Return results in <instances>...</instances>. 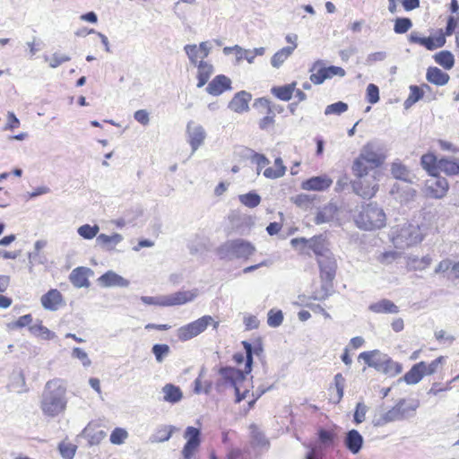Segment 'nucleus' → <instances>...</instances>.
I'll use <instances>...</instances> for the list:
<instances>
[{
  "mask_svg": "<svg viewBox=\"0 0 459 459\" xmlns=\"http://www.w3.org/2000/svg\"><path fill=\"white\" fill-rule=\"evenodd\" d=\"M385 160V147L380 142L371 141L361 148L351 168L357 178L352 183V187L358 195L364 199H370L376 195L378 189L376 177L371 176L369 179L366 178L369 175V171L380 167Z\"/></svg>",
  "mask_w": 459,
  "mask_h": 459,
  "instance_id": "f257e3e1",
  "label": "nucleus"
},
{
  "mask_svg": "<svg viewBox=\"0 0 459 459\" xmlns=\"http://www.w3.org/2000/svg\"><path fill=\"white\" fill-rule=\"evenodd\" d=\"M67 406L66 387L60 379H52L46 383L40 396L42 413L55 418L65 412Z\"/></svg>",
  "mask_w": 459,
  "mask_h": 459,
  "instance_id": "f03ea898",
  "label": "nucleus"
},
{
  "mask_svg": "<svg viewBox=\"0 0 459 459\" xmlns=\"http://www.w3.org/2000/svg\"><path fill=\"white\" fill-rule=\"evenodd\" d=\"M356 225L364 230H373L385 226L386 215L375 203L362 205L354 217Z\"/></svg>",
  "mask_w": 459,
  "mask_h": 459,
  "instance_id": "7ed1b4c3",
  "label": "nucleus"
},
{
  "mask_svg": "<svg viewBox=\"0 0 459 459\" xmlns=\"http://www.w3.org/2000/svg\"><path fill=\"white\" fill-rule=\"evenodd\" d=\"M359 359H363L368 367L391 377L400 374L403 370L400 363L394 361L387 354L378 350L361 352Z\"/></svg>",
  "mask_w": 459,
  "mask_h": 459,
  "instance_id": "20e7f679",
  "label": "nucleus"
},
{
  "mask_svg": "<svg viewBox=\"0 0 459 459\" xmlns=\"http://www.w3.org/2000/svg\"><path fill=\"white\" fill-rule=\"evenodd\" d=\"M391 239L396 248L404 249L421 242L423 235L418 225L404 223L392 229Z\"/></svg>",
  "mask_w": 459,
  "mask_h": 459,
  "instance_id": "39448f33",
  "label": "nucleus"
},
{
  "mask_svg": "<svg viewBox=\"0 0 459 459\" xmlns=\"http://www.w3.org/2000/svg\"><path fill=\"white\" fill-rule=\"evenodd\" d=\"M255 251V247L250 242L238 238L228 240L222 244L218 249V254L222 259H247Z\"/></svg>",
  "mask_w": 459,
  "mask_h": 459,
  "instance_id": "423d86ee",
  "label": "nucleus"
},
{
  "mask_svg": "<svg viewBox=\"0 0 459 459\" xmlns=\"http://www.w3.org/2000/svg\"><path fill=\"white\" fill-rule=\"evenodd\" d=\"M212 322H213V318L211 316H204L179 327L177 331V336L180 341H188L204 332Z\"/></svg>",
  "mask_w": 459,
  "mask_h": 459,
  "instance_id": "0eeeda50",
  "label": "nucleus"
},
{
  "mask_svg": "<svg viewBox=\"0 0 459 459\" xmlns=\"http://www.w3.org/2000/svg\"><path fill=\"white\" fill-rule=\"evenodd\" d=\"M219 374L221 376V378L216 382V386L219 389L221 385H230L231 386H236L239 382L245 380L246 372L236 369L232 367H221L219 369Z\"/></svg>",
  "mask_w": 459,
  "mask_h": 459,
  "instance_id": "6e6552de",
  "label": "nucleus"
},
{
  "mask_svg": "<svg viewBox=\"0 0 459 459\" xmlns=\"http://www.w3.org/2000/svg\"><path fill=\"white\" fill-rule=\"evenodd\" d=\"M186 134L192 152L194 153L204 143L206 133L202 126L190 121L186 126Z\"/></svg>",
  "mask_w": 459,
  "mask_h": 459,
  "instance_id": "1a4fd4ad",
  "label": "nucleus"
},
{
  "mask_svg": "<svg viewBox=\"0 0 459 459\" xmlns=\"http://www.w3.org/2000/svg\"><path fill=\"white\" fill-rule=\"evenodd\" d=\"M199 295L198 289H193L191 290L178 291L169 295L165 296L166 307L183 305L187 302H191L195 299Z\"/></svg>",
  "mask_w": 459,
  "mask_h": 459,
  "instance_id": "9d476101",
  "label": "nucleus"
},
{
  "mask_svg": "<svg viewBox=\"0 0 459 459\" xmlns=\"http://www.w3.org/2000/svg\"><path fill=\"white\" fill-rule=\"evenodd\" d=\"M317 263L320 267L321 279L325 281L331 282L336 273V261L332 254L317 258Z\"/></svg>",
  "mask_w": 459,
  "mask_h": 459,
  "instance_id": "9b49d317",
  "label": "nucleus"
},
{
  "mask_svg": "<svg viewBox=\"0 0 459 459\" xmlns=\"http://www.w3.org/2000/svg\"><path fill=\"white\" fill-rule=\"evenodd\" d=\"M431 178L427 180L426 187L428 193L435 198L443 197L448 190V183L445 178L437 177V174L430 176Z\"/></svg>",
  "mask_w": 459,
  "mask_h": 459,
  "instance_id": "f8f14e48",
  "label": "nucleus"
},
{
  "mask_svg": "<svg viewBox=\"0 0 459 459\" xmlns=\"http://www.w3.org/2000/svg\"><path fill=\"white\" fill-rule=\"evenodd\" d=\"M98 281L100 286L105 288L110 287H128L130 282L128 280L125 279L121 275L117 274L114 271H108L100 277H99Z\"/></svg>",
  "mask_w": 459,
  "mask_h": 459,
  "instance_id": "ddd939ff",
  "label": "nucleus"
},
{
  "mask_svg": "<svg viewBox=\"0 0 459 459\" xmlns=\"http://www.w3.org/2000/svg\"><path fill=\"white\" fill-rule=\"evenodd\" d=\"M333 180L326 175L312 177L301 184V188L308 191H324L331 186Z\"/></svg>",
  "mask_w": 459,
  "mask_h": 459,
  "instance_id": "4468645a",
  "label": "nucleus"
},
{
  "mask_svg": "<svg viewBox=\"0 0 459 459\" xmlns=\"http://www.w3.org/2000/svg\"><path fill=\"white\" fill-rule=\"evenodd\" d=\"M231 81L229 77L220 74L215 76L206 87V91L212 96H219L225 91L230 90Z\"/></svg>",
  "mask_w": 459,
  "mask_h": 459,
  "instance_id": "2eb2a0df",
  "label": "nucleus"
},
{
  "mask_svg": "<svg viewBox=\"0 0 459 459\" xmlns=\"http://www.w3.org/2000/svg\"><path fill=\"white\" fill-rule=\"evenodd\" d=\"M90 273H92V271L90 268L82 266L77 267L71 272L69 280L76 288H87L90 286V281L88 280V275Z\"/></svg>",
  "mask_w": 459,
  "mask_h": 459,
  "instance_id": "dca6fc26",
  "label": "nucleus"
},
{
  "mask_svg": "<svg viewBox=\"0 0 459 459\" xmlns=\"http://www.w3.org/2000/svg\"><path fill=\"white\" fill-rule=\"evenodd\" d=\"M40 301L45 309L56 311L63 302V297L57 290L52 289L41 297Z\"/></svg>",
  "mask_w": 459,
  "mask_h": 459,
  "instance_id": "f3484780",
  "label": "nucleus"
},
{
  "mask_svg": "<svg viewBox=\"0 0 459 459\" xmlns=\"http://www.w3.org/2000/svg\"><path fill=\"white\" fill-rule=\"evenodd\" d=\"M363 437L356 429L349 430L344 437L346 448L353 455L358 454L363 446Z\"/></svg>",
  "mask_w": 459,
  "mask_h": 459,
  "instance_id": "a211bd4d",
  "label": "nucleus"
},
{
  "mask_svg": "<svg viewBox=\"0 0 459 459\" xmlns=\"http://www.w3.org/2000/svg\"><path fill=\"white\" fill-rule=\"evenodd\" d=\"M251 100V94L242 91L238 92L229 103V108L238 113H242L248 109V103Z\"/></svg>",
  "mask_w": 459,
  "mask_h": 459,
  "instance_id": "6ab92c4d",
  "label": "nucleus"
},
{
  "mask_svg": "<svg viewBox=\"0 0 459 459\" xmlns=\"http://www.w3.org/2000/svg\"><path fill=\"white\" fill-rule=\"evenodd\" d=\"M309 73L311 74L309 80L316 85H320L327 80L325 66L323 60L319 59L314 62L309 69Z\"/></svg>",
  "mask_w": 459,
  "mask_h": 459,
  "instance_id": "aec40b11",
  "label": "nucleus"
},
{
  "mask_svg": "<svg viewBox=\"0 0 459 459\" xmlns=\"http://www.w3.org/2000/svg\"><path fill=\"white\" fill-rule=\"evenodd\" d=\"M424 361H420L411 367V368L399 381H404L408 385L418 384L424 377Z\"/></svg>",
  "mask_w": 459,
  "mask_h": 459,
  "instance_id": "412c9836",
  "label": "nucleus"
},
{
  "mask_svg": "<svg viewBox=\"0 0 459 459\" xmlns=\"http://www.w3.org/2000/svg\"><path fill=\"white\" fill-rule=\"evenodd\" d=\"M337 211L338 208L334 204H327L317 212L315 217V223L320 225L332 221L334 219Z\"/></svg>",
  "mask_w": 459,
  "mask_h": 459,
  "instance_id": "4be33fe9",
  "label": "nucleus"
},
{
  "mask_svg": "<svg viewBox=\"0 0 459 459\" xmlns=\"http://www.w3.org/2000/svg\"><path fill=\"white\" fill-rule=\"evenodd\" d=\"M403 420V412L400 411L397 403L386 412L380 415L379 418L374 420L375 426H384L387 423Z\"/></svg>",
  "mask_w": 459,
  "mask_h": 459,
  "instance_id": "5701e85b",
  "label": "nucleus"
},
{
  "mask_svg": "<svg viewBox=\"0 0 459 459\" xmlns=\"http://www.w3.org/2000/svg\"><path fill=\"white\" fill-rule=\"evenodd\" d=\"M308 247L319 258L330 254L325 238L323 235L315 236L308 239Z\"/></svg>",
  "mask_w": 459,
  "mask_h": 459,
  "instance_id": "b1692460",
  "label": "nucleus"
},
{
  "mask_svg": "<svg viewBox=\"0 0 459 459\" xmlns=\"http://www.w3.org/2000/svg\"><path fill=\"white\" fill-rule=\"evenodd\" d=\"M161 393L163 394V401L172 404L179 403L183 398L181 389L173 384H166L162 387Z\"/></svg>",
  "mask_w": 459,
  "mask_h": 459,
  "instance_id": "393cba45",
  "label": "nucleus"
},
{
  "mask_svg": "<svg viewBox=\"0 0 459 459\" xmlns=\"http://www.w3.org/2000/svg\"><path fill=\"white\" fill-rule=\"evenodd\" d=\"M242 345L246 351L245 372L246 374H249L252 370L253 354L260 356L263 353V347L261 343H258L257 345L253 347L252 344L247 341H243Z\"/></svg>",
  "mask_w": 459,
  "mask_h": 459,
  "instance_id": "a878e982",
  "label": "nucleus"
},
{
  "mask_svg": "<svg viewBox=\"0 0 459 459\" xmlns=\"http://www.w3.org/2000/svg\"><path fill=\"white\" fill-rule=\"evenodd\" d=\"M426 78L430 83L443 86L449 82L450 76L437 67H429L427 70Z\"/></svg>",
  "mask_w": 459,
  "mask_h": 459,
  "instance_id": "bb28decb",
  "label": "nucleus"
},
{
  "mask_svg": "<svg viewBox=\"0 0 459 459\" xmlns=\"http://www.w3.org/2000/svg\"><path fill=\"white\" fill-rule=\"evenodd\" d=\"M123 240V236L119 233H114L111 236L100 234L97 236L96 242L101 247L107 250H114L115 247Z\"/></svg>",
  "mask_w": 459,
  "mask_h": 459,
  "instance_id": "cd10ccee",
  "label": "nucleus"
},
{
  "mask_svg": "<svg viewBox=\"0 0 459 459\" xmlns=\"http://www.w3.org/2000/svg\"><path fill=\"white\" fill-rule=\"evenodd\" d=\"M197 66V87L202 88L206 84L208 80L210 79L211 75L213 74V66L212 64L205 62V61H200L198 63Z\"/></svg>",
  "mask_w": 459,
  "mask_h": 459,
  "instance_id": "c85d7f7f",
  "label": "nucleus"
},
{
  "mask_svg": "<svg viewBox=\"0 0 459 459\" xmlns=\"http://www.w3.org/2000/svg\"><path fill=\"white\" fill-rule=\"evenodd\" d=\"M369 310L374 313H386V314H397L399 312L398 307L389 299H381L378 302L372 303L369 306Z\"/></svg>",
  "mask_w": 459,
  "mask_h": 459,
  "instance_id": "c756f323",
  "label": "nucleus"
},
{
  "mask_svg": "<svg viewBox=\"0 0 459 459\" xmlns=\"http://www.w3.org/2000/svg\"><path fill=\"white\" fill-rule=\"evenodd\" d=\"M438 171H442L448 176L459 174V160L442 158L437 162Z\"/></svg>",
  "mask_w": 459,
  "mask_h": 459,
  "instance_id": "7c9ffc66",
  "label": "nucleus"
},
{
  "mask_svg": "<svg viewBox=\"0 0 459 459\" xmlns=\"http://www.w3.org/2000/svg\"><path fill=\"white\" fill-rule=\"evenodd\" d=\"M296 82H291L283 86L273 87L271 92L283 101H289L295 91Z\"/></svg>",
  "mask_w": 459,
  "mask_h": 459,
  "instance_id": "2f4dec72",
  "label": "nucleus"
},
{
  "mask_svg": "<svg viewBox=\"0 0 459 459\" xmlns=\"http://www.w3.org/2000/svg\"><path fill=\"white\" fill-rule=\"evenodd\" d=\"M295 47H284L278 50L271 58V65L274 68H279L290 57Z\"/></svg>",
  "mask_w": 459,
  "mask_h": 459,
  "instance_id": "473e14b6",
  "label": "nucleus"
},
{
  "mask_svg": "<svg viewBox=\"0 0 459 459\" xmlns=\"http://www.w3.org/2000/svg\"><path fill=\"white\" fill-rule=\"evenodd\" d=\"M174 429L175 428L173 426H161L151 436L150 441L152 443L168 441L171 437Z\"/></svg>",
  "mask_w": 459,
  "mask_h": 459,
  "instance_id": "72a5a7b5",
  "label": "nucleus"
},
{
  "mask_svg": "<svg viewBox=\"0 0 459 459\" xmlns=\"http://www.w3.org/2000/svg\"><path fill=\"white\" fill-rule=\"evenodd\" d=\"M437 159L433 153H427L422 155L420 159V164L424 169H426L430 176H434V174H437L438 167H437Z\"/></svg>",
  "mask_w": 459,
  "mask_h": 459,
  "instance_id": "f704fd0d",
  "label": "nucleus"
},
{
  "mask_svg": "<svg viewBox=\"0 0 459 459\" xmlns=\"http://www.w3.org/2000/svg\"><path fill=\"white\" fill-rule=\"evenodd\" d=\"M436 63L446 70H450L455 65V57L448 50H442L434 56Z\"/></svg>",
  "mask_w": 459,
  "mask_h": 459,
  "instance_id": "c9c22d12",
  "label": "nucleus"
},
{
  "mask_svg": "<svg viewBox=\"0 0 459 459\" xmlns=\"http://www.w3.org/2000/svg\"><path fill=\"white\" fill-rule=\"evenodd\" d=\"M29 330L33 335L40 337L43 340H52L56 337V333L42 325L41 323L30 325Z\"/></svg>",
  "mask_w": 459,
  "mask_h": 459,
  "instance_id": "e433bc0d",
  "label": "nucleus"
},
{
  "mask_svg": "<svg viewBox=\"0 0 459 459\" xmlns=\"http://www.w3.org/2000/svg\"><path fill=\"white\" fill-rule=\"evenodd\" d=\"M423 95L424 94H423L422 88H420V86H417V85H411L410 86V94L403 103L404 108H406V109L410 108L417 101L421 100Z\"/></svg>",
  "mask_w": 459,
  "mask_h": 459,
  "instance_id": "4c0bfd02",
  "label": "nucleus"
},
{
  "mask_svg": "<svg viewBox=\"0 0 459 459\" xmlns=\"http://www.w3.org/2000/svg\"><path fill=\"white\" fill-rule=\"evenodd\" d=\"M398 407H400V411L403 412V420L407 419L412 416L420 405L419 401H413L408 404H406L405 399H400L397 402Z\"/></svg>",
  "mask_w": 459,
  "mask_h": 459,
  "instance_id": "58836bf2",
  "label": "nucleus"
},
{
  "mask_svg": "<svg viewBox=\"0 0 459 459\" xmlns=\"http://www.w3.org/2000/svg\"><path fill=\"white\" fill-rule=\"evenodd\" d=\"M409 41L411 43H418L421 46H424L428 50H434L436 49L435 41L434 39L431 37L428 38H422L420 37L418 32L412 31L410 34Z\"/></svg>",
  "mask_w": 459,
  "mask_h": 459,
  "instance_id": "ea45409f",
  "label": "nucleus"
},
{
  "mask_svg": "<svg viewBox=\"0 0 459 459\" xmlns=\"http://www.w3.org/2000/svg\"><path fill=\"white\" fill-rule=\"evenodd\" d=\"M239 202L248 208H255L259 205L261 197L255 192L240 195L238 196Z\"/></svg>",
  "mask_w": 459,
  "mask_h": 459,
  "instance_id": "a19ab883",
  "label": "nucleus"
},
{
  "mask_svg": "<svg viewBox=\"0 0 459 459\" xmlns=\"http://www.w3.org/2000/svg\"><path fill=\"white\" fill-rule=\"evenodd\" d=\"M391 173L394 178L407 181L409 179L410 171L400 162H394L391 166Z\"/></svg>",
  "mask_w": 459,
  "mask_h": 459,
  "instance_id": "79ce46f5",
  "label": "nucleus"
},
{
  "mask_svg": "<svg viewBox=\"0 0 459 459\" xmlns=\"http://www.w3.org/2000/svg\"><path fill=\"white\" fill-rule=\"evenodd\" d=\"M100 231V227L98 225H90L84 224L78 228V234L83 238L84 239H92L93 238H97L98 233Z\"/></svg>",
  "mask_w": 459,
  "mask_h": 459,
  "instance_id": "37998d69",
  "label": "nucleus"
},
{
  "mask_svg": "<svg viewBox=\"0 0 459 459\" xmlns=\"http://www.w3.org/2000/svg\"><path fill=\"white\" fill-rule=\"evenodd\" d=\"M82 434L88 438L91 446L98 445L106 437V432L103 430H98L92 433V429L89 426L82 430Z\"/></svg>",
  "mask_w": 459,
  "mask_h": 459,
  "instance_id": "c03bdc74",
  "label": "nucleus"
},
{
  "mask_svg": "<svg viewBox=\"0 0 459 459\" xmlns=\"http://www.w3.org/2000/svg\"><path fill=\"white\" fill-rule=\"evenodd\" d=\"M315 199V195L299 194L293 197V202L297 206L307 210L311 207Z\"/></svg>",
  "mask_w": 459,
  "mask_h": 459,
  "instance_id": "a18cd8bd",
  "label": "nucleus"
},
{
  "mask_svg": "<svg viewBox=\"0 0 459 459\" xmlns=\"http://www.w3.org/2000/svg\"><path fill=\"white\" fill-rule=\"evenodd\" d=\"M412 27V22L409 18H396L394 20V30L397 34H403Z\"/></svg>",
  "mask_w": 459,
  "mask_h": 459,
  "instance_id": "49530a36",
  "label": "nucleus"
},
{
  "mask_svg": "<svg viewBox=\"0 0 459 459\" xmlns=\"http://www.w3.org/2000/svg\"><path fill=\"white\" fill-rule=\"evenodd\" d=\"M152 351L155 356L157 362L161 363L169 354L170 348L168 344H154L152 348Z\"/></svg>",
  "mask_w": 459,
  "mask_h": 459,
  "instance_id": "de8ad7c7",
  "label": "nucleus"
},
{
  "mask_svg": "<svg viewBox=\"0 0 459 459\" xmlns=\"http://www.w3.org/2000/svg\"><path fill=\"white\" fill-rule=\"evenodd\" d=\"M184 50L188 56L190 63L194 65H198V58H202L200 49L195 44H188L184 47Z\"/></svg>",
  "mask_w": 459,
  "mask_h": 459,
  "instance_id": "09e8293b",
  "label": "nucleus"
},
{
  "mask_svg": "<svg viewBox=\"0 0 459 459\" xmlns=\"http://www.w3.org/2000/svg\"><path fill=\"white\" fill-rule=\"evenodd\" d=\"M58 449L64 459H74L77 446L71 443L61 442Z\"/></svg>",
  "mask_w": 459,
  "mask_h": 459,
  "instance_id": "8fccbe9b",
  "label": "nucleus"
},
{
  "mask_svg": "<svg viewBox=\"0 0 459 459\" xmlns=\"http://www.w3.org/2000/svg\"><path fill=\"white\" fill-rule=\"evenodd\" d=\"M283 313L281 310L271 309L268 312L267 324L271 327H278L282 324Z\"/></svg>",
  "mask_w": 459,
  "mask_h": 459,
  "instance_id": "3c124183",
  "label": "nucleus"
},
{
  "mask_svg": "<svg viewBox=\"0 0 459 459\" xmlns=\"http://www.w3.org/2000/svg\"><path fill=\"white\" fill-rule=\"evenodd\" d=\"M348 110V105L345 102L338 101L328 105L325 109V115H341Z\"/></svg>",
  "mask_w": 459,
  "mask_h": 459,
  "instance_id": "603ef678",
  "label": "nucleus"
},
{
  "mask_svg": "<svg viewBox=\"0 0 459 459\" xmlns=\"http://www.w3.org/2000/svg\"><path fill=\"white\" fill-rule=\"evenodd\" d=\"M431 257L429 255H425L421 258H411L410 263H409V265L413 269V270H424L426 267H428L430 264H431Z\"/></svg>",
  "mask_w": 459,
  "mask_h": 459,
  "instance_id": "864d4df0",
  "label": "nucleus"
},
{
  "mask_svg": "<svg viewBox=\"0 0 459 459\" xmlns=\"http://www.w3.org/2000/svg\"><path fill=\"white\" fill-rule=\"evenodd\" d=\"M200 429L195 427H187L186 429L184 437L186 439V442L193 443L195 445H199L201 443L200 439Z\"/></svg>",
  "mask_w": 459,
  "mask_h": 459,
  "instance_id": "5fc2aeb1",
  "label": "nucleus"
},
{
  "mask_svg": "<svg viewBox=\"0 0 459 459\" xmlns=\"http://www.w3.org/2000/svg\"><path fill=\"white\" fill-rule=\"evenodd\" d=\"M128 434L126 429L116 428L110 435L109 440L114 445H121L127 438Z\"/></svg>",
  "mask_w": 459,
  "mask_h": 459,
  "instance_id": "6e6d98bb",
  "label": "nucleus"
},
{
  "mask_svg": "<svg viewBox=\"0 0 459 459\" xmlns=\"http://www.w3.org/2000/svg\"><path fill=\"white\" fill-rule=\"evenodd\" d=\"M45 60L49 62V66L51 68H56L63 63L70 61L71 57L67 55L54 53L51 57L46 56Z\"/></svg>",
  "mask_w": 459,
  "mask_h": 459,
  "instance_id": "4d7b16f0",
  "label": "nucleus"
},
{
  "mask_svg": "<svg viewBox=\"0 0 459 459\" xmlns=\"http://www.w3.org/2000/svg\"><path fill=\"white\" fill-rule=\"evenodd\" d=\"M334 386L337 392V397L334 403H338L343 397V391L345 386V378L341 373H338L334 376Z\"/></svg>",
  "mask_w": 459,
  "mask_h": 459,
  "instance_id": "13d9d810",
  "label": "nucleus"
},
{
  "mask_svg": "<svg viewBox=\"0 0 459 459\" xmlns=\"http://www.w3.org/2000/svg\"><path fill=\"white\" fill-rule=\"evenodd\" d=\"M367 100L370 104H375L379 100V89L377 85L369 83L367 87Z\"/></svg>",
  "mask_w": 459,
  "mask_h": 459,
  "instance_id": "bf43d9fd",
  "label": "nucleus"
},
{
  "mask_svg": "<svg viewBox=\"0 0 459 459\" xmlns=\"http://www.w3.org/2000/svg\"><path fill=\"white\" fill-rule=\"evenodd\" d=\"M72 357L80 359L83 367L87 368L90 367L91 364V361L89 359L87 352H85L79 347H75L73 349Z\"/></svg>",
  "mask_w": 459,
  "mask_h": 459,
  "instance_id": "052dcab7",
  "label": "nucleus"
},
{
  "mask_svg": "<svg viewBox=\"0 0 459 459\" xmlns=\"http://www.w3.org/2000/svg\"><path fill=\"white\" fill-rule=\"evenodd\" d=\"M444 361V357L439 356L436 359L432 360L429 364L424 362L423 371L425 376H430L437 372L438 366Z\"/></svg>",
  "mask_w": 459,
  "mask_h": 459,
  "instance_id": "680f3d73",
  "label": "nucleus"
},
{
  "mask_svg": "<svg viewBox=\"0 0 459 459\" xmlns=\"http://www.w3.org/2000/svg\"><path fill=\"white\" fill-rule=\"evenodd\" d=\"M368 406L363 403H358L354 412V421L359 424L365 420Z\"/></svg>",
  "mask_w": 459,
  "mask_h": 459,
  "instance_id": "e2e57ef3",
  "label": "nucleus"
},
{
  "mask_svg": "<svg viewBox=\"0 0 459 459\" xmlns=\"http://www.w3.org/2000/svg\"><path fill=\"white\" fill-rule=\"evenodd\" d=\"M141 300L146 305H156V306L166 307L165 296H157V297L142 296Z\"/></svg>",
  "mask_w": 459,
  "mask_h": 459,
  "instance_id": "0e129e2a",
  "label": "nucleus"
},
{
  "mask_svg": "<svg viewBox=\"0 0 459 459\" xmlns=\"http://www.w3.org/2000/svg\"><path fill=\"white\" fill-rule=\"evenodd\" d=\"M325 71L327 79H331L333 76L344 77L346 74L343 68L335 65L325 66Z\"/></svg>",
  "mask_w": 459,
  "mask_h": 459,
  "instance_id": "69168bd1",
  "label": "nucleus"
},
{
  "mask_svg": "<svg viewBox=\"0 0 459 459\" xmlns=\"http://www.w3.org/2000/svg\"><path fill=\"white\" fill-rule=\"evenodd\" d=\"M252 160L257 165V174L260 173V170L266 165L270 163L269 160L263 154H259L253 152Z\"/></svg>",
  "mask_w": 459,
  "mask_h": 459,
  "instance_id": "338daca9",
  "label": "nucleus"
},
{
  "mask_svg": "<svg viewBox=\"0 0 459 459\" xmlns=\"http://www.w3.org/2000/svg\"><path fill=\"white\" fill-rule=\"evenodd\" d=\"M386 56H387V54L385 51L374 52V53L369 54L367 56L366 62L368 65H372L376 62L384 61L386 58Z\"/></svg>",
  "mask_w": 459,
  "mask_h": 459,
  "instance_id": "774afa93",
  "label": "nucleus"
}]
</instances>
